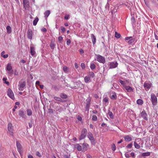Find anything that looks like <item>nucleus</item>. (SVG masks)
Returning a JSON list of instances; mask_svg holds the SVG:
<instances>
[{
	"label": "nucleus",
	"instance_id": "f257e3e1",
	"mask_svg": "<svg viewBox=\"0 0 158 158\" xmlns=\"http://www.w3.org/2000/svg\"><path fill=\"white\" fill-rule=\"evenodd\" d=\"M6 70L8 75H12L13 73V70L10 63H8L6 66Z\"/></svg>",
	"mask_w": 158,
	"mask_h": 158
},
{
	"label": "nucleus",
	"instance_id": "f03ea898",
	"mask_svg": "<svg viewBox=\"0 0 158 158\" xmlns=\"http://www.w3.org/2000/svg\"><path fill=\"white\" fill-rule=\"evenodd\" d=\"M95 56H96V58L95 59V60H97L100 63L102 64L105 63L106 60L105 58L104 57L99 54H96Z\"/></svg>",
	"mask_w": 158,
	"mask_h": 158
},
{
	"label": "nucleus",
	"instance_id": "7ed1b4c3",
	"mask_svg": "<svg viewBox=\"0 0 158 158\" xmlns=\"http://www.w3.org/2000/svg\"><path fill=\"white\" fill-rule=\"evenodd\" d=\"M151 100L152 105L156 106L157 104V98L154 94H152L151 95Z\"/></svg>",
	"mask_w": 158,
	"mask_h": 158
},
{
	"label": "nucleus",
	"instance_id": "20e7f679",
	"mask_svg": "<svg viewBox=\"0 0 158 158\" xmlns=\"http://www.w3.org/2000/svg\"><path fill=\"white\" fill-rule=\"evenodd\" d=\"M87 132V130L86 129H83L82 130L81 134L80 136L79 139L80 140H81L84 139L86 136Z\"/></svg>",
	"mask_w": 158,
	"mask_h": 158
},
{
	"label": "nucleus",
	"instance_id": "39448f33",
	"mask_svg": "<svg viewBox=\"0 0 158 158\" xmlns=\"http://www.w3.org/2000/svg\"><path fill=\"white\" fill-rule=\"evenodd\" d=\"M7 129L10 135L11 136H13L14 134V133L13 132V127L12 126V124L11 123H8Z\"/></svg>",
	"mask_w": 158,
	"mask_h": 158
},
{
	"label": "nucleus",
	"instance_id": "423d86ee",
	"mask_svg": "<svg viewBox=\"0 0 158 158\" xmlns=\"http://www.w3.org/2000/svg\"><path fill=\"white\" fill-rule=\"evenodd\" d=\"M8 96L12 100L15 98L14 93L12 90L10 88L8 89L7 92Z\"/></svg>",
	"mask_w": 158,
	"mask_h": 158
},
{
	"label": "nucleus",
	"instance_id": "0eeeda50",
	"mask_svg": "<svg viewBox=\"0 0 158 158\" xmlns=\"http://www.w3.org/2000/svg\"><path fill=\"white\" fill-rule=\"evenodd\" d=\"M26 85V82L24 81L23 82L20 81L19 83V90L20 91H23L24 88L25 86Z\"/></svg>",
	"mask_w": 158,
	"mask_h": 158
},
{
	"label": "nucleus",
	"instance_id": "6e6552de",
	"mask_svg": "<svg viewBox=\"0 0 158 158\" xmlns=\"http://www.w3.org/2000/svg\"><path fill=\"white\" fill-rule=\"evenodd\" d=\"M88 138L90 140L91 143L93 144H94L95 142L94 139L93 135L91 132H89L87 135Z\"/></svg>",
	"mask_w": 158,
	"mask_h": 158
},
{
	"label": "nucleus",
	"instance_id": "1a4fd4ad",
	"mask_svg": "<svg viewBox=\"0 0 158 158\" xmlns=\"http://www.w3.org/2000/svg\"><path fill=\"white\" fill-rule=\"evenodd\" d=\"M16 145L17 147V150L19 153L20 154V155H21L22 154V146L20 143L18 141L16 142Z\"/></svg>",
	"mask_w": 158,
	"mask_h": 158
},
{
	"label": "nucleus",
	"instance_id": "9d476101",
	"mask_svg": "<svg viewBox=\"0 0 158 158\" xmlns=\"http://www.w3.org/2000/svg\"><path fill=\"white\" fill-rule=\"evenodd\" d=\"M118 63L116 62H112L109 63V67L110 68H114L118 66Z\"/></svg>",
	"mask_w": 158,
	"mask_h": 158
},
{
	"label": "nucleus",
	"instance_id": "9b49d317",
	"mask_svg": "<svg viewBox=\"0 0 158 158\" xmlns=\"http://www.w3.org/2000/svg\"><path fill=\"white\" fill-rule=\"evenodd\" d=\"M19 114L20 117L22 118L25 119L27 117L25 112L23 110H20L19 111Z\"/></svg>",
	"mask_w": 158,
	"mask_h": 158
},
{
	"label": "nucleus",
	"instance_id": "f8f14e48",
	"mask_svg": "<svg viewBox=\"0 0 158 158\" xmlns=\"http://www.w3.org/2000/svg\"><path fill=\"white\" fill-rule=\"evenodd\" d=\"M152 84L151 83H147L145 82L143 84V86L145 89L147 91L152 87Z\"/></svg>",
	"mask_w": 158,
	"mask_h": 158
},
{
	"label": "nucleus",
	"instance_id": "ddd939ff",
	"mask_svg": "<svg viewBox=\"0 0 158 158\" xmlns=\"http://www.w3.org/2000/svg\"><path fill=\"white\" fill-rule=\"evenodd\" d=\"M23 3L24 8L26 10L27 9L29 6V2L28 0H23Z\"/></svg>",
	"mask_w": 158,
	"mask_h": 158
},
{
	"label": "nucleus",
	"instance_id": "4468645a",
	"mask_svg": "<svg viewBox=\"0 0 158 158\" xmlns=\"http://www.w3.org/2000/svg\"><path fill=\"white\" fill-rule=\"evenodd\" d=\"M86 106L85 107L86 110L88 111L89 110V108L90 105V102L91 101V98H88L86 100Z\"/></svg>",
	"mask_w": 158,
	"mask_h": 158
},
{
	"label": "nucleus",
	"instance_id": "2eb2a0df",
	"mask_svg": "<svg viewBox=\"0 0 158 158\" xmlns=\"http://www.w3.org/2000/svg\"><path fill=\"white\" fill-rule=\"evenodd\" d=\"M33 35V32L32 31L30 30H28L27 32V38L30 40L32 38Z\"/></svg>",
	"mask_w": 158,
	"mask_h": 158
},
{
	"label": "nucleus",
	"instance_id": "dca6fc26",
	"mask_svg": "<svg viewBox=\"0 0 158 158\" xmlns=\"http://www.w3.org/2000/svg\"><path fill=\"white\" fill-rule=\"evenodd\" d=\"M110 98L113 100H115L117 98L116 93L114 92H112L111 93L110 96Z\"/></svg>",
	"mask_w": 158,
	"mask_h": 158
},
{
	"label": "nucleus",
	"instance_id": "f3484780",
	"mask_svg": "<svg viewBox=\"0 0 158 158\" xmlns=\"http://www.w3.org/2000/svg\"><path fill=\"white\" fill-rule=\"evenodd\" d=\"M89 147V145L88 144L86 143H84L82 144V151L85 152L86 151L88 148Z\"/></svg>",
	"mask_w": 158,
	"mask_h": 158
},
{
	"label": "nucleus",
	"instance_id": "a211bd4d",
	"mask_svg": "<svg viewBox=\"0 0 158 158\" xmlns=\"http://www.w3.org/2000/svg\"><path fill=\"white\" fill-rule=\"evenodd\" d=\"M124 88L127 92H130L133 91V89L129 86L126 85Z\"/></svg>",
	"mask_w": 158,
	"mask_h": 158
},
{
	"label": "nucleus",
	"instance_id": "6ab92c4d",
	"mask_svg": "<svg viewBox=\"0 0 158 158\" xmlns=\"http://www.w3.org/2000/svg\"><path fill=\"white\" fill-rule=\"evenodd\" d=\"M141 116L142 117L143 119L147 120L148 118L147 117V114L144 111H142L141 113Z\"/></svg>",
	"mask_w": 158,
	"mask_h": 158
},
{
	"label": "nucleus",
	"instance_id": "aec40b11",
	"mask_svg": "<svg viewBox=\"0 0 158 158\" xmlns=\"http://www.w3.org/2000/svg\"><path fill=\"white\" fill-rule=\"evenodd\" d=\"M125 140L127 142H130L132 140L131 137V135H127L124 137Z\"/></svg>",
	"mask_w": 158,
	"mask_h": 158
},
{
	"label": "nucleus",
	"instance_id": "412c9836",
	"mask_svg": "<svg viewBox=\"0 0 158 158\" xmlns=\"http://www.w3.org/2000/svg\"><path fill=\"white\" fill-rule=\"evenodd\" d=\"M91 38L93 44L94 45L96 42V37L93 34H92L91 35Z\"/></svg>",
	"mask_w": 158,
	"mask_h": 158
},
{
	"label": "nucleus",
	"instance_id": "4be33fe9",
	"mask_svg": "<svg viewBox=\"0 0 158 158\" xmlns=\"http://www.w3.org/2000/svg\"><path fill=\"white\" fill-rule=\"evenodd\" d=\"M30 53L32 56H34L35 54V49L34 47H31L30 48Z\"/></svg>",
	"mask_w": 158,
	"mask_h": 158
},
{
	"label": "nucleus",
	"instance_id": "5701e85b",
	"mask_svg": "<svg viewBox=\"0 0 158 158\" xmlns=\"http://www.w3.org/2000/svg\"><path fill=\"white\" fill-rule=\"evenodd\" d=\"M50 13V12L49 10H46L44 13V17L46 19L49 16Z\"/></svg>",
	"mask_w": 158,
	"mask_h": 158
},
{
	"label": "nucleus",
	"instance_id": "b1692460",
	"mask_svg": "<svg viewBox=\"0 0 158 158\" xmlns=\"http://www.w3.org/2000/svg\"><path fill=\"white\" fill-rule=\"evenodd\" d=\"M5 52L4 51H2L1 53V56L4 59L7 58L8 56V54H5Z\"/></svg>",
	"mask_w": 158,
	"mask_h": 158
},
{
	"label": "nucleus",
	"instance_id": "393cba45",
	"mask_svg": "<svg viewBox=\"0 0 158 158\" xmlns=\"http://www.w3.org/2000/svg\"><path fill=\"white\" fill-rule=\"evenodd\" d=\"M6 29L7 33L9 34L11 33L12 31L11 28L10 26H7L6 27Z\"/></svg>",
	"mask_w": 158,
	"mask_h": 158
},
{
	"label": "nucleus",
	"instance_id": "a878e982",
	"mask_svg": "<svg viewBox=\"0 0 158 158\" xmlns=\"http://www.w3.org/2000/svg\"><path fill=\"white\" fill-rule=\"evenodd\" d=\"M75 147L77 148V150L80 151L82 150V146L79 144H77L75 145Z\"/></svg>",
	"mask_w": 158,
	"mask_h": 158
},
{
	"label": "nucleus",
	"instance_id": "bb28decb",
	"mask_svg": "<svg viewBox=\"0 0 158 158\" xmlns=\"http://www.w3.org/2000/svg\"><path fill=\"white\" fill-rule=\"evenodd\" d=\"M90 77L89 76H86L84 78V81L85 82L88 83L90 80Z\"/></svg>",
	"mask_w": 158,
	"mask_h": 158
},
{
	"label": "nucleus",
	"instance_id": "cd10ccee",
	"mask_svg": "<svg viewBox=\"0 0 158 158\" xmlns=\"http://www.w3.org/2000/svg\"><path fill=\"white\" fill-rule=\"evenodd\" d=\"M134 146L137 149H139L140 148V144L137 143H136V142H134Z\"/></svg>",
	"mask_w": 158,
	"mask_h": 158
},
{
	"label": "nucleus",
	"instance_id": "c85d7f7f",
	"mask_svg": "<svg viewBox=\"0 0 158 158\" xmlns=\"http://www.w3.org/2000/svg\"><path fill=\"white\" fill-rule=\"evenodd\" d=\"M27 114L28 116H31L32 114L31 110L30 109H28L27 110Z\"/></svg>",
	"mask_w": 158,
	"mask_h": 158
},
{
	"label": "nucleus",
	"instance_id": "c756f323",
	"mask_svg": "<svg viewBox=\"0 0 158 158\" xmlns=\"http://www.w3.org/2000/svg\"><path fill=\"white\" fill-rule=\"evenodd\" d=\"M119 82L124 87L125 86H126L124 81H123L122 80H119Z\"/></svg>",
	"mask_w": 158,
	"mask_h": 158
},
{
	"label": "nucleus",
	"instance_id": "7c9ffc66",
	"mask_svg": "<svg viewBox=\"0 0 158 158\" xmlns=\"http://www.w3.org/2000/svg\"><path fill=\"white\" fill-rule=\"evenodd\" d=\"M39 21L38 18H36L33 21V24L34 26H35Z\"/></svg>",
	"mask_w": 158,
	"mask_h": 158
},
{
	"label": "nucleus",
	"instance_id": "2f4dec72",
	"mask_svg": "<svg viewBox=\"0 0 158 158\" xmlns=\"http://www.w3.org/2000/svg\"><path fill=\"white\" fill-rule=\"evenodd\" d=\"M137 103L139 105H142L143 103V101L141 99H139L137 101Z\"/></svg>",
	"mask_w": 158,
	"mask_h": 158
},
{
	"label": "nucleus",
	"instance_id": "473e14b6",
	"mask_svg": "<svg viewBox=\"0 0 158 158\" xmlns=\"http://www.w3.org/2000/svg\"><path fill=\"white\" fill-rule=\"evenodd\" d=\"M134 142H136V143H137L140 144V143L141 142V140L140 139H137L135 140Z\"/></svg>",
	"mask_w": 158,
	"mask_h": 158
},
{
	"label": "nucleus",
	"instance_id": "72a5a7b5",
	"mask_svg": "<svg viewBox=\"0 0 158 158\" xmlns=\"http://www.w3.org/2000/svg\"><path fill=\"white\" fill-rule=\"evenodd\" d=\"M2 80L3 81H4V83L6 84L7 85H9V82L8 81H6V80H7V78L6 77H3L2 79Z\"/></svg>",
	"mask_w": 158,
	"mask_h": 158
},
{
	"label": "nucleus",
	"instance_id": "f704fd0d",
	"mask_svg": "<svg viewBox=\"0 0 158 158\" xmlns=\"http://www.w3.org/2000/svg\"><path fill=\"white\" fill-rule=\"evenodd\" d=\"M108 114L109 115L110 118L111 119H113L114 118V115L112 112L111 111H109Z\"/></svg>",
	"mask_w": 158,
	"mask_h": 158
},
{
	"label": "nucleus",
	"instance_id": "c9c22d12",
	"mask_svg": "<svg viewBox=\"0 0 158 158\" xmlns=\"http://www.w3.org/2000/svg\"><path fill=\"white\" fill-rule=\"evenodd\" d=\"M96 66L95 64L93 63H92L90 64V68L91 69L93 70L95 69Z\"/></svg>",
	"mask_w": 158,
	"mask_h": 158
},
{
	"label": "nucleus",
	"instance_id": "e433bc0d",
	"mask_svg": "<svg viewBox=\"0 0 158 158\" xmlns=\"http://www.w3.org/2000/svg\"><path fill=\"white\" fill-rule=\"evenodd\" d=\"M150 153L149 152H144L143 153L142 156H148L150 155Z\"/></svg>",
	"mask_w": 158,
	"mask_h": 158
},
{
	"label": "nucleus",
	"instance_id": "4c0bfd02",
	"mask_svg": "<svg viewBox=\"0 0 158 158\" xmlns=\"http://www.w3.org/2000/svg\"><path fill=\"white\" fill-rule=\"evenodd\" d=\"M60 97L62 98L65 99L67 98V96L64 94H61L60 95Z\"/></svg>",
	"mask_w": 158,
	"mask_h": 158
},
{
	"label": "nucleus",
	"instance_id": "58836bf2",
	"mask_svg": "<svg viewBox=\"0 0 158 158\" xmlns=\"http://www.w3.org/2000/svg\"><path fill=\"white\" fill-rule=\"evenodd\" d=\"M92 120L94 121H96L97 120V117L95 115H93L92 116Z\"/></svg>",
	"mask_w": 158,
	"mask_h": 158
},
{
	"label": "nucleus",
	"instance_id": "ea45409f",
	"mask_svg": "<svg viewBox=\"0 0 158 158\" xmlns=\"http://www.w3.org/2000/svg\"><path fill=\"white\" fill-rule=\"evenodd\" d=\"M54 99L57 101H62V99L59 97H55L54 98Z\"/></svg>",
	"mask_w": 158,
	"mask_h": 158
},
{
	"label": "nucleus",
	"instance_id": "a19ab883",
	"mask_svg": "<svg viewBox=\"0 0 158 158\" xmlns=\"http://www.w3.org/2000/svg\"><path fill=\"white\" fill-rule=\"evenodd\" d=\"M115 37L118 38H119L120 37V35L116 32H115Z\"/></svg>",
	"mask_w": 158,
	"mask_h": 158
},
{
	"label": "nucleus",
	"instance_id": "79ce46f5",
	"mask_svg": "<svg viewBox=\"0 0 158 158\" xmlns=\"http://www.w3.org/2000/svg\"><path fill=\"white\" fill-rule=\"evenodd\" d=\"M77 117V119H78V120L79 121H81L82 120V118H81V117L78 115H77L76 117Z\"/></svg>",
	"mask_w": 158,
	"mask_h": 158
},
{
	"label": "nucleus",
	"instance_id": "37998d69",
	"mask_svg": "<svg viewBox=\"0 0 158 158\" xmlns=\"http://www.w3.org/2000/svg\"><path fill=\"white\" fill-rule=\"evenodd\" d=\"M71 43V41L70 39H67L66 44L68 45H69Z\"/></svg>",
	"mask_w": 158,
	"mask_h": 158
},
{
	"label": "nucleus",
	"instance_id": "c03bdc74",
	"mask_svg": "<svg viewBox=\"0 0 158 158\" xmlns=\"http://www.w3.org/2000/svg\"><path fill=\"white\" fill-rule=\"evenodd\" d=\"M89 75L90 77L93 78L94 77V74L93 72H92L90 73Z\"/></svg>",
	"mask_w": 158,
	"mask_h": 158
},
{
	"label": "nucleus",
	"instance_id": "a18cd8bd",
	"mask_svg": "<svg viewBox=\"0 0 158 158\" xmlns=\"http://www.w3.org/2000/svg\"><path fill=\"white\" fill-rule=\"evenodd\" d=\"M63 40V38L62 36H60L58 38V41L60 43L61 41H62Z\"/></svg>",
	"mask_w": 158,
	"mask_h": 158
},
{
	"label": "nucleus",
	"instance_id": "49530a36",
	"mask_svg": "<svg viewBox=\"0 0 158 158\" xmlns=\"http://www.w3.org/2000/svg\"><path fill=\"white\" fill-rule=\"evenodd\" d=\"M112 149L113 151H114L116 149V146L114 144H113L112 146Z\"/></svg>",
	"mask_w": 158,
	"mask_h": 158
},
{
	"label": "nucleus",
	"instance_id": "de8ad7c7",
	"mask_svg": "<svg viewBox=\"0 0 158 158\" xmlns=\"http://www.w3.org/2000/svg\"><path fill=\"white\" fill-rule=\"evenodd\" d=\"M36 155L39 156V157H41L42 155L40 152L38 151H37L36 153Z\"/></svg>",
	"mask_w": 158,
	"mask_h": 158
},
{
	"label": "nucleus",
	"instance_id": "09e8293b",
	"mask_svg": "<svg viewBox=\"0 0 158 158\" xmlns=\"http://www.w3.org/2000/svg\"><path fill=\"white\" fill-rule=\"evenodd\" d=\"M134 41V40L133 39H131L129 40L128 41V43L129 44H131Z\"/></svg>",
	"mask_w": 158,
	"mask_h": 158
},
{
	"label": "nucleus",
	"instance_id": "8fccbe9b",
	"mask_svg": "<svg viewBox=\"0 0 158 158\" xmlns=\"http://www.w3.org/2000/svg\"><path fill=\"white\" fill-rule=\"evenodd\" d=\"M132 143H130L128 144L126 147L127 148H130L132 147Z\"/></svg>",
	"mask_w": 158,
	"mask_h": 158
},
{
	"label": "nucleus",
	"instance_id": "3c124183",
	"mask_svg": "<svg viewBox=\"0 0 158 158\" xmlns=\"http://www.w3.org/2000/svg\"><path fill=\"white\" fill-rule=\"evenodd\" d=\"M69 18V15H66L64 17V18L65 19H68Z\"/></svg>",
	"mask_w": 158,
	"mask_h": 158
},
{
	"label": "nucleus",
	"instance_id": "603ef678",
	"mask_svg": "<svg viewBox=\"0 0 158 158\" xmlns=\"http://www.w3.org/2000/svg\"><path fill=\"white\" fill-rule=\"evenodd\" d=\"M130 155L131 157H133V158H135V153L134 152H131V153Z\"/></svg>",
	"mask_w": 158,
	"mask_h": 158
},
{
	"label": "nucleus",
	"instance_id": "864d4df0",
	"mask_svg": "<svg viewBox=\"0 0 158 158\" xmlns=\"http://www.w3.org/2000/svg\"><path fill=\"white\" fill-rule=\"evenodd\" d=\"M60 28H61V30L63 32H64L65 31V28L64 27H63V26L61 27Z\"/></svg>",
	"mask_w": 158,
	"mask_h": 158
},
{
	"label": "nucleus",
	"instance_id": "5fc2aeb1",
	"mask_svg": "<svg viewBox=\"0 0 158 158\" xmlns=\"http://www.w3.org/2000/svg\"><path fill=\"white\" fill-rule=\"evenodd\" d=\"M68 70V68L67 67L64 66L63 67V70L64 72H67Z\"/></svg>",
	"mask_w": 158,
	"mask_h": 158
},
{
	"label": "nucleus",
	"instance_id": "6e6d98bb",
	"mask_svg": "<svg viewBox=\"0 0 158 158\" xmlns=\"http://www.w3.org/2000/svg\"><path fill=\"white\" fill-rule=\"evenodd\" d=\"M50 47L52 49H54L55 46V45L53 43H51L50 45Z\"/></svg>",
	"mask_w": 158,
	"mask_h": 158
},
{
	"label": "nucleus",
	"instance_id": "4d7b16f0",
	"mask_svg": "<svg viewBox=\"0 0 158 158\" xmlns=\"http://www.w3.org/2000/svg\"><path fill=\"white\" fill-rule=\"evenodd\" d=\"M125 157L127 158H129L130 157L129 154L127 153H125Z\"/></svg>",
	"mask_w": 158,
	"mask_h": 158
},
{
	"label": "nucleus",
	"instance_id": "13d9d810",
	"mask_svg": "<svg viewBox=\"0 0 158 158\" xmlns=\"http://www.w3.org/2000/svg\"><path fill=\"white\" fill-rule=\"evenodd\" d=\"M81 66L82 69H84L85 67V64L83 63H82L81 64Z\"/></svg>",
	"mask_w": 158,
	"mask_h": 158
},
{
	"label": "nucleus",
	"instance_id": "bf43d9fd",
	"mask_svg": "<svg viewBox=\"0 0 158 158\" xmlns=\"http://www.w3.org/2000/svg\"><path fill=\"white\" fill-rule=\"evenodd\" d=\"M125 81V84L126 85H128L129 83V80H126L124 81Z\"/></svg>",
	"mask_w": 158,
	"mask_h": 158
},
{
	"label": "nucleus",
	"instance_id": "052dcab7",
	"mask_svg": "<svg viewBox=\"0 0 158 158\" xmlns=\"http://www.w3.org/2000/svg\"><path fill=\"white\" fill-rule=\"evenodd\" d=\"M41 31L42 32H45L47 31V30L45 28L43 27L41 29Z\"/></svg>",
	"mask_w": 158,
	"mask_h": 158
},
{
	"label": "nucleus",
	"instance_id": "680f3d73",
	"mask_svg": "<svg viewBox=\"0 0 158 158\" xmlns=\"http://www.w3.org/2000/svg\"><path fill=\"white\" fill-rule=\"evenodd\" d=\"M104 101L105 102H107L108 101V99L107 98H105L104 99Z\"/></svg>",
	"mask_w": 158,
	"mask_h": 158
},
{
	"label": "nucleus",
	"instance_id": "e2e57ef3",
	"mask_svg": "<svg viewBox=\"0 0 158 158\" xmlns=\"http://www.w3.org/2000/svg\"><path fill=\"white\" fill-rule=\"evenodd\" d=\"M80 53L81 54H83L84 53V51L82 49H80L79 50Z\"/></svg>",
	"mask_w": 158,
	"mask_h": 158
},
{
	"label": "nucleus",
	"instance_id": "0e129e2a",
	"mask_svg": "<svg viewBox=\"0 0 158 158\" xmlns=\"http://www.w3.org/2000/svg\"><path fill=\"white\" fill-rule=\"evenodd\" d=\"M131 21L132 23H134L135 22V19L133 17H132L131 19Z\"/></svg>",
	"mask_w": 158,
	"mask_h": 158
},
{
	"label": "nucleus",
	"instance_id": "69168bd1",
	"mask_svg": "<svg viewBox=\"0 0 158 158\" xmlns=\"http://www.w3.org/2000/svg\"><path fill=\"white\" fill-rule=\"evenodd\" d=\"M27 157L28 158H34L33 157L31 154H28Z\"/></svg>",
	"mask_w": 158,
	"mask_h": 158
},
{
	"label": "nucleus",
	"instance_id": "338daca9",
	"mask_svg": "<svg viewBox=\"0 0 158 158\" xmlns=\"http://www.w3.org/2000/svg\"><path fill=\"white\" fill-rule=\"evenodd\" d=\"M17 108V106H14V108L13 109V110L14 111H15L16 109Z\"/></svg>",
	"mask_w": 158,
	"mask_h": 158
},
{
	"label": "nucleus",
	"instance_id": "774afa93",
	"mask_svg": "<svg viewBox=\"0 0 158 158\" xmlns=\"http://www.w3.org/2000/svg\"><path fill=\"white\" fill-rule=\"evenodd\" d=\"M154 35H155V39L156 40H158V36L155 34H154Z\"/></svg>",
	"mask_w": 158,
	"mask_h": 158
}]
</instances>
